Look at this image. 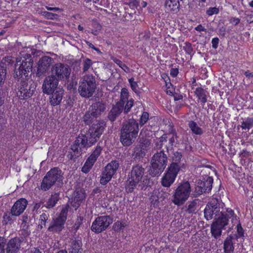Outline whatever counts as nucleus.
Returning <instances> with one entry per match:
<instances>
[{"mask_svg":"<svg viewBox=\"0 0 253 253\" xmlns=\"http://www.w3.org/2000/svg\"><path fill=\"white\" fill-rule=\"evenodd\" d=\"M147 150L142 147H135L134 149V153L132 154L133 159L135 161H140L146 154Z\"/></svg>","mask_w":253,"mask_h":253,"instance_id":"nucleus-30","label":"nucleus"},{"mask_svg":"<svg viewBox=\"0 0 253 253\" xmlns=\"http://www.w3.org/2000/svg\"><path fill=\"white\" fill-rule=\"evenodd\" d=\"M151 144L150 140L146 138H142L140 140V147H142L146 149Z\"/></svg>","mask_w":253,"mask_h":253,"instance_id":"nucleus-48","label":"nucleus"},{"mask_svg":"<svg viewBox=\"0 0 253 253\" xmlns=\"http://www.w3.org/2000/svg\"><path fill=\"white\" fill-rule=\"evenodd\" d=\"M125 105H124L123 112L125 114H127L130 111L131 108L133 106L134 100L130 98L125 103Z\"/></svg>","mask_w":253,"mask_h":253,"instance_id":"nucleus-40","label":"nucleus"},{"mask_svg":"<svg viewBox=\"0 0 253 253\" xmlns=\"http://www.w3.org/2000/svg\"><path fill=\"white\" fill-rule=\"evenodd\" d=\"M168 138L167 134H164L160 137L159 142L156 143L157 149L160 150V151L157 152L152 158L150 173L153 176L160 174L167 165V156L165 154L164 150L161 149L164 143L167 142Z\"/></svg>","mask_w":253,"mask_h":253,"instance_id":"nucleus-5","label":"nucleus"},{"mask_svg":"<svg viewBox=\"0 0 253 253\" xmlns=\"http://www.w3.org/2000/svg\"><path fill=\"white\" fill-rule=\"evenodd\" d=\"M130 87L131 89L135 92H136L137 91V87L138 86L136 82L132 83L131 84Z\"/></svg>","mask_w":253,"mask_h":253,"instance_id":"nucleus-60","label":"nucleus"},{"mask_svg":"<svg viewBox=\"0 0 253 253\" xmlns=\"http://www.w3.org/2000/svg\"><path fill=\"white\" fill-rule=\"evenodd\" d=\"M183 49L185 50L186 53L191 55L193 52V48L192 44L190 42H186L185 43V45L183 46Z\"/></svg>","mask_w":253,"mask_h":253,"instance_id":"nucleus-51","label":"nucleus"},{"mask_svg":"<svg viewBox=\"0 0 253 253\" xmlns=\"http://www.w3.org/2000/svg\"><path fill=\"white\" fill-rule=\"evenodd\" d=\"M48 216L49 215L45 213H43L40 215V220H41V223L39 226H40L41 229L42 228L43 226H45L46 221L48 219Z\"/></svg>","mask_w":253,"mask_h":253,"instance_id":"nucleus-47","label":"nucleus"},{"mask_svg":"<svg viewBox=\"0 0 253 253\" xmlns=\"http://www.w3.org/2000/svg\"><path fill=\"white\" fill-rule=\"evenodd\" d=\"M89 110L85 113L83 117V120L85 124L89 125L92 124L97 118Z\"/></svg>","mask_w":253,"mask_h":253,"instance_id":"nucleus-34","label":"nucleus"},{"mask_svg":"<svg viewBox=\"0 0 253 253\" xmlns=\"http://www.w3.org/2000/svg\"><path fill=\"white\" fill-rule=\"evenodd\" d=\"M65 222V221L58 217L53 218L48 230L50 232L59 233L64 228Z\"/></svg>","mask_w":253,"mask_h":253,"instance_id":"nucleus-23","label":"nucleus"},{"mask_svg":"<svg viewBox=\"0 0 253 253\" xmlns=\"http://www.w3.org/2000/svg\"><path fill=\"white\" fill-rule=\"evenodd\" d=\"M196 205L197 203L195 201L190 203L188 205L187 211L189 213H195L197 210Z\"/></svg>","mask_w":253,"mask_h":253,"instance_id":"nucleus-50","label":"nucleus"},{"mask_svg":"<svg viewBox=\"0 0 253 253\" xmlns=\"http://www.w3.org/2000/svg\"><path fill=\"white\" fill-rule=\"evenodd\" d=\"M234 237L231 235L228 236L223 243V249L224 253H234V247L233 240Z\"/></svg>","mask_w":253,"mask_h":253,"instance_id":"nucleus-25","label":"nucleus"},{"mask_svg":"<svg viewBox=\"0 0 253 253\" xmlns=\"http://www.w3.org/2000/svg\"><path fill=\"white\" fill-rule=\"evenodd\" d=\"M237 223H238L237 225V234L236 235V238H240V237L244 236V230H243V228L242 227L241 224H240V223L239 222V221L238 220L236 223H234L233 226Z\"/></svg>","mask_w":253,"mask_h":253,"instance_id":"nucleus-46","label":"nucleus"},{"mask_svg":"<svg viewBox=\"0 0 253 253\" xmlns=\"http://www.w3.org/2000/svg\"><path fill=\"white\" fill-rule=\"evenodd\" d=\"M45 16L49 19H53V16H54L55 14L49 12H45Z\"/></svg>","mask_w":253,"mask_h":253,"instance_id":"nucleus-64","label":"nucleus"},{"mask_svg":"<svg viewBox=\"0 0 253 253\" xmlns=\"http://www.w3.org/2000/svg\"><path fill=\"white\" fill-rule=\"evenodd\" d=\"M225 205L220 198H213L207 205L204 210L205 217L208 220L214 218L211 226V232L212 236L217 239L221 235L222 230L233 227L238 221L237 215L231 209H225Z\"/></svg>","mask_w":253,"mask_h":253,"instance_id":"nucleus-1","label":"nucleus"},{"mask_svg":"<svg viewBox=\"0 0 253 253\" xmlns=\"http://www.w3.org/2000/svg\"><path fill=\"white\" fill-rule=\"evenodd\" d=\"M100 137L95 132L89 129L85 134H79L71 146V152L68 154L67 157L70 160H75L81 156L84 149L86 150L95 144Z\"/></svg>","mask_w":253,"mask_h":253,"instance_id":"nucleus-3","label":"nucleus"},{"mask_svg":"<svg viewBox=\"0 0 253 253\" xmlns=\"http://www.w3.org/2000/svg\"><path fill=\"white\" fill-rule=\"evenodd\" d=\"M176 177L166 172L161 179V184L165 187H169L174 182Z\"/></svg>","mask_w":253,"mask_h":253,"instance_id":"nucleus-29","label":"nucleus"},{"mask_svg":"<svg viewBox=\"0 0 253 253\" xmlns=\"http://www.w3.org/2000/svg\"><path fill=\"white\" fill-rule=\"evenodd\" d=\"M116 63L126 72H128L129 69V68L124 63H123L121 60H117Z\"/></svg>","mask_w":253,"mask_h":253,"instance_id":"nucleus-53","label":"nucleus"},{"mask_svg":"<svg viewBox=\"0 0 253 253\" xmlns=\"http://www.w3.org/2000/svg\"><path fill=\"white\" fill-rule=\"evenodd\" d=\"M195 29L199 32L205 31L206 29L202 26V25H199L196 27H195Z\"/></svg>","mask_w":253,"mask_h":253,"instance_id":"nucleus-63","label":"nucleus"},{"mask_svg":"<svg viewBox=\"0 0 253 253\" xmlns=\"http://www.w3.org/2000/svg\"><path fill=\"white\" fill-rule=\"evenodd\" d=\"M15 216L11 214V210L10 212H6L4 213L3 216V222L6 224H11L13 222L14 220V217Z\"/></svg>","mask_w":253,"mask_h":253,"instance_id":"nucleus-38","label":"nucleus"},{"mask_svg":"<svg viewBox=\"0 0 253 253\" xmlns=\"http://www.w3.org/2000/svg\"><path fill=\"white\" fill-rule=\"evenodd\" d=\"M69 206L68 205L65 206L62 209L61 212L59 215L57 217L64 221H66L67 219V215L69 209Z\"/></svg>","mask_w":253,"mask_h":253,"instance_id":"nucleus-41","label":"nucleus"},{"mask_svg":"<svg viewBox=\"0 0 253 253\" xmlns=\"http://www.w3.org/2000/svg\"><path fill=\"white\" fill-rule=\"evenodd\" d=\"M247 21L248 23H251L253 22V14H247Z\"/></svg>","mask_w":253,"mask_h":253,"instance_id":"nucleus-62","label":"nucleus"},{"mask_svg":"<svg viewBox=\"0 0 253 253\" xmlns=\"http://www.w3.org/2000/svg\"><path fill=\"white\" fill-rule=\"evenodd\" d=\"M69 206L68 205L65 206L62 209L61 212L59 215L57 217L64 221H66L67 219V215L69 209Z\"/></svg>","mask_w":253,"mask_h":253,"instance_id":"nucleus-42","label":"nucleus"},{"mask_svg":"<svg viewBox=\"0 0 253 253\" xmlns=\"http://www.w3.org/2000/svg\"><path fill=\"white\" fill-rule=\"evenodd\" d=\"M145 169L141 165L133 166L126 181V191L131 193L137 186L138 190L146 189L150 181L148 175H145Z\"/></svg>","mask_w":253,"mask_h":253,"instance_id":"nucleus-4","label":"nucleus"},{"mask_svg":"<svg viewBox=\"0 0 253 253\" xmlns=\"http://www.w3.org/2000/svg\"><path fill=\"white\" fill-rule=\"evenodd\" d=\"M59 81L57 77L51 74L45 78L42 85V92L44 94H49L52 91L60 88L58 86Z\"/></svg>","mask_w":253,"mask_h":253,"instance_id":"nucleus-13","label":"nucleus"},{"mask_svg":"<svg viewBox=\"0 0 253 253\" xmlns=\"http://www.w3.org/2000/svg\"><path fill=\"white\" fill-rule=\"evenodd\" d=\"M84 217L83 216H78L77 219L72 227V230L76 233L80 228L81 225L83 224Z\"/></svg>","mask_w":253,"mask_h":253,"instance_id":"nucleus-43","label":"nucleus"},{"mask_svg":"<svg viewBox=\"0 0 253 253\" xmlns=\"http://www.w3.org/2000/svg\"><path fill=\"white\" fill-rule=\"evenodd\" d=\"M53 59L49 56H44L39 61L37 76L39 77L43 76L49 69Z\"/></svg>","mask_w":253,"mask_h":253,"instance_id":"nucleus-17","label":"nucleus"},{"mask_svg":"<svg viewBox=\"0 0 253 253\" xmlns=\"http://www.w3.org/2000/svg\"><path fill=\"white\" fill-rule=\"evenodd\" d=\"M59 199V195L57 193L52 194L45 204L46 208L50 209L54 207Z\"/></svg>","mask_w":253,"mask_h":253,"instance_id":"nucleus-31","label":"nucleus"},{"mask_svg":"<svg viewBox=\"0 0 253 253\" xmlns=\"http://www.w3.org/2000/svg\"><path fill=\"white\" fill-rule=\"evenodd\" d=\"M92 64L93 62L91 59L88 58L83 59L82 62L83 73L86 72L92 66Z\"/></svg>","mask_w":253,"mask_h":253,"instance_id":"nucleus-37","label":"nucleus"},{"mask_svg":"<svg viewBox=\"0 0 253 253\" xmlns=\"http://www.w3.org/2000/svg\"><path fill=\"white\" fill-rule=\"evenodd\" d=\"M229 21L230 23L236 26L240 22V19L238 18L232 17L230 18Z\"/></svg>","mask_w":253,"mask_h":253,"instance_id":"nucleus-55","label":"nucleus"},{"mask_svg":"<svg viewBox=\"0 0 253 253\" xmlns=\"http://www.w3.org/2000/svg\"><path fill=\"white\" fill-rule=\"evenodd\" d=\"M243 129H250L253 126V118H248L242 123L241 125Z\"/></svg>","mask_w":253,"mask_h":253,"instance_id":"nucleus-39","label":"nucleus"},{"mask_svg":"<svg viewBox=\"0 0 253 253\" xmlns=\"http://www.w3.org/2000/svg\"><path fill=\"white\" fill-rule=\"evenodd\" d=\"M219 43V39L218 38H214L212 39L211 43H212V47L216 49Z\"/></svg>","mask_w":253,"mask_h":253,"instance_id":"nucleus-56","label":"nucleus"},{"mask_svg":"<svg viewBox=\"0 0 253 253\" xmlns=\"http://www.w3.org/2000/svg\"><path fill=\"white\" fill-rule=\"evenodd\" d=\"M188 126L193 133L196 135H201L203 133L202 129L198 126L195 122L190 121L188 123Z\"/></svg>","mask_w":253,"mask_h":253,"instance_id":"nucleus-33","label":"nucleus"},{"mask_svg":"<svg viewBox=\"0 0 253 253\" xmlns=\"http://www.w3.org/2000/svg\"><path fill=\"white\" fill-rule=\"evenodd\" d=\"M129 5L130 6L137 7L139 5V0H129Z\"/></svg>","mask_w":253,"mask_h":253,"instance_id":"nucleus-57","label":"nucleus"},{"mask_svg":"<svg viewBox=\"0 0 253 253\" xmlns=\"http://www.w3.org/2000/svg\"><path fill=\"white\" fill-rule=\"evenodd\" d=\"M29 253H42V252L37 248H33L29 251Z\"/></svg>","mask_w":253,"mask_h":253,"instance_id":"nucleus-61","label":"nucleus"},{"mask_svg":"<svg viewBox=\"0 0 253 253\" xmlns=\"http://www.w3.org/2000/svg\"><path fill=\"white\" fill-rule=\"evenodd\" d=\"M122 223L120 221H118L114 224V228L115 230L119 231L122 229Z\"/></svg>","mask_w":253,"mask_h":253,"instance_id":"nucleus-59","label":"nucleus"},{"mask_svg":"<svg viewBox=\"0 0 253 253\" xmlns=\"http://www.w3.org/2000/svg\"><path fill=\"white\" fill-rule=\"evenodd\" d=\"M106 105L102 101H97L93 103L88 110L97 117H99L106 110Z\"/></svg>","mask_w":253,"mask_h":253,"instance_id":"nucleus-21","label":"nucleus"},{"mask_svg":"<svg viewBox=\"0 0 253 253\" xmlns=\"http://www.w3.org/2000/svg\"><path fill=\"white\" fill-rule=\"evenodd\" d=\"M179 0H166L165 7L168 11L177 12L179 7Z\"/></svg>","mask_w":253,"mask_h":253,"instance_id":"nucleus-26","label":"nucleus"},{"mask_svg":"<svg viewBox=\"0 0 253 253\" xmlns=\"http://www.w3.org/2000/svg\"><path fill=\"white\" fill-rule=\"evenodd\" d=\"M124 106L120 103L114 105L108 114V119L112 122H114L117 118L123 112Z\"/></svg>","mask_w":253,"mask_h":253,"instance_id":"nucleus-22","label":"nucleus"},{"mask_svg":"<svg viewBox=\"0 0 253 253\" xmlns=\"http://www.w3.org/2000/svg\"><path fill=\"white\" fill-rule=\"evenodd\" d=\"M6 67L3 61L0 64V86L4 82L6 74Z\"/></svg>","mask_w":253,"mask_h":253,"instance_id":"nucleus-36","label":"nucleus"},{"mask_svg":"<svg viewBox=\"0 0 253 253\" xmlns=\"http://www.w3.org/2000/svg\"><path fill=\"white\" fill-rule=\"evenodd\" d=\"M28 204L27 201L24 198L17 200L11 208V214L14 216H19L25 211Z\"/></svg>","mask_w":253,"mask_h":253,"instance_id":"nucleus-20","label":"nucleus"},{"mask_svg":"<svg viewBox=\"0 0 253 253\" xmlns=\"http://www.w3.org/2000/svg\"><path fill=\"white\" fill-rule=\"evenodd\" d=\"M102 147L97 145L95 150L86 160L84 165L82 168V171L84 173H87L92 168V166L96 161L102 151Z\"/></svg>","mask_w":253,"mask_h":253,"instance_id":"nucleus-15","label":"nucleus"},{"mask_svg":"<svg viewBox=\"0 0 253 253\" xmlns=\"http://www.w3.org/2000/svg\"><path fill=\"white\" fill-rule=\"evenodd\" d=\"M191 192V186L189 182L179 183L174 190L172 202L176 205L181 206L188 199Z\"/></svg>","mask_w":253,"mask_h":253,"instance_id":"nucleus-9","label":"nucleus"},{"mask_svg":"<svg viewBox=\"0 0 253 253\" xmlns=\"http://www.w3.org/2000/svg\"><path fill=\"white\" fill-rule=\"evenodd\" d=\"M139 131L137 121L131 118L123 122L120 133V141L124 146H129L136 139Z\"/></svg>","mask_w":253,"mask_h":253,"instance_id":"nucleus-6","label":"nucleus"},{"mask_svg":"<svg viewBox=\"0 0 253 253\" xmlns=\"http://www.w3.org/2000/svg\"><path fill=\"white\" fill-rule=\"evenodd\" d=\"M82 242L80 239H75L71 242L70 253H82Z\"/></svg>","mask_w":253,"mask_h":253,"instance_id":"nucleus-28","label":"nucleus"},{"mask_svg":"<svg viewBox=\"0 0 253 253\" xmlns=\"http://www.w3.org/2000/svg\"><path fill=\"white\" fill-rule=\"evenodd\" d=\"M96 88L95 77L92 75H86L81 79L78 91L82 97L86 98L91 97Z\"/></svg>","mask_w":253,"mask_h":253,"instance_id":"nucleus-7","label":"nucleus"},{"mask_svg":"<svg viewBox=\"0 0 253 253\" xmlns=\"http://www.w3.org/2000/svg\"><path fill=\"white\" fill-rule=\"evenodd\" d=\"M113 218L109 215L98 216L93 221L91 230L97 234L103 232L113 223Z\"/></svg>","mask_w":253,"mask_h":253,"instance_id":"nucleus-10","label":"nucleus"},{"mask_svg":"<svg viewBox=\"0 0 253 253\" xmlns=\"http://www.w3.org/2000/svg\"><path fill=\"white\" fill-rule=\"evenodd\" d=\"M129 94L128 90L126 88H123L121 89L120 100L118 101L117 103H120L121 105L124 106L126 101L129 100Z\"/></svg>","mask_w":253,"mask_h":253,"instance_id":"nucleus-35","label":"nucleus"},{"mask_svg":"<svg viewBox=\"0 0 253 253\" xmlns=\"http://www.w3.org/2000/svg\"><path fill=\"white\" fill-rule=\"evenodd\" d=\"M51 71V74L58 80H65L69 79L71 69L67 64L57 63L52 67Z\"/></svg>","mask_w":253,"mask_h":253,"instance_id":"nucleus-12","label":"nucleus"},{"mask_svg":"<svg viewBox=\"0 0 253 253\" xmlns=\"http://www.w3.org/2000/svg\"><path fill=\"white\" fill-rule=\"evenodd\" d=\"M149 117V114L146 112H144L140 119L139 123L141 126L144 125L148 120Z\"/></svg>","mask_w":253,"mask_h":253,"instance_id":"nucleus-49","label":"nucleus"},{"mask_svg":"<svg viewBox=\"0 0 253 253\" xmlns=\"http://www.w3.org/2000/svg\"><path fill=\"white\" fill-rule=\"evenodd\" d=\"M168 135L169 136V146L166 145V148L168 151H169V147L173 145L177 138V135L175 133L169 134Z\"/></svg>","mask_w":253,"mask_h":253,"instance_id":"nucleus-45","label":"nucleus"},{"mask_svg":"<svg viewBox=\"0 0 253 253\" xmlns=\"http://www.w3.org/2000/svg\"><path fill=\"white\" fill-rule=\"evenodd\" d=\"M21 62L19 68L14 71V77L17 80V96L21 100H26L33 96L36 88V83L27 78L33 67L31 54L25 51H22L20 56L17 58V62Z\"/></svg>","mask_w":253,"mask_h":253,"instance_id":"nucleus-2","label":"nucleus"},{"mask_svg":"<svg viewBox=\"0 0 253 253\" xmlns=\"http://www.w3.org/2000/svg\"><path fill=\"white\" fill-rule=\"evenodd\" d=\"M180 166L178 163L172 162L170 166L168 167L167 172L172 174L176 177L180 170Z\"/></svg>","mask_w":253,"mask_h":253,"instance_id":"nucleus-32","label":"nucleus"},{"mask_svg":"<svg viewBox=\"0 0 253 253\" xmlns=\"http://www.w3.org/2000/svg\"><path fill=\"white\" fill-rule=\"evenodd\" d=\"M120 167V164L118 161H112L108 163L104 168L100 182L102 185H105L109 182L113 176L116 172L117 170Z\"/></svg>","mask_w":253,"mask_h":253,"instance_id":"nucleus-11","label":"nucleus"},{"mask_svg":"<svg viewBox=\"0 0 253 253\" xmlns=\"http://www.w3.org/2000/svg\"><path fill=\"white\" fill-rule=\"evenodd\" d=\"M23 237H15L11 239L6 244V253H18L21 248V244L23 242Z\"/></svg>","mask_w":253,"mask_h":253,"instance_id":"nucleus-18","label":"nucleus"},{"mask_svg":"<svg viewBox=\"0 0 253 253\" xmlns=\"http://www.w3.org/2000/svg\"><path fill=\"white\" fill-rule=\"evenodd\" d=\"M170 157L171 158V160L172 161V162H176L178 163L182 158V155L180 152L173 151L172 153V155Z\"/></svg>","mask_w":253,"mask_h":253,"instance_id":"nucleus-44","label":"nucleus"},{"mask_svg":"<svg viewBox=\"0 0 253 253\" xmlns=\"http://www.w3.org/2000/svg\"><path fill=\"white\" fill-rule=\"evenodd\" d=\"M196 97L198 98V101L200 102L203 106L207 102V95L206 91L201 87H197L194 91Z\"/></svg>","mask_w":253,"mask_h":253,"instance_id":"nucleus-27","label":"nucleus"},{"mask_svg":"<svg viewBox=\"0 0 253 253\" xmlns=\"http://www.w3.org/2000/svg\"><path fill=\"white\" fill-rule=\"evenodd\" d=\"M219 13L218 8L214 7H210L206 11V13L209 16H211L213 14H217Z\"/></svg>","mask_w":253,"mask_h":253,"instance_id":"nucleus-52","label":"nucleus"},{"mask_svg":"<svg viewBox=\"0 0 253 253\" xmlns=\"http://www.w3.org/2000/svg\"><path fill=\"white\" fill-rule=\"evenodd\" d=\"M63 173L58 168H54L48 171L42 179L41 188L46 191L56 183L62 181Z\"/></svg>","mask_w":253,"mask_h":253,"instance_id":"nucleus-8","label":"nucleus"},{"mask_svg":"<svg viewBox=\"0 0 253 253\" xmlns=\"http://www.w3.org/2000/svg\"><path fill=\"white\" fill-rule=\"evenodd\" d=\"M106 126V123L103 120H97L95 123H93L89 129L92 132L101 136L102 134L105 127Z\"/></svg>","mask_w":253,"mask_h":253,"instance_id":"nucleus-24","label":"nucleus"},{"mask_svg":"<svg viewBox=\"0 0 253 253\" xmlns=\"http://www.w3.org/2000/svg\"><path fill=\"white\" fill-rule=\"evenodd\" d=\"M177 68H171L170 71V75L173 77H176L178 74Z\"/></svg>","mask_w":253,"mask_h":253,"instance_id":"nucleus-58","label":"nucleus"},{"mask_svg":"<svg viewBox=\"0 0 253 253\" xmlns=\"http://www.w3.org/2000/svg\"><path fill=\"white\" fill-rule=\"evenodd\" d=\"M64 90L62 87L56 88L52 91L49 94V103L51 106H55L60 104L64 94Z\"/></svg>","mask_w":253,"mask_h":253,"instance_id":"nucleus-19","label":"nucleus"},{"mask_svg":"<svg viewBox=\"0 0 253 253\" xmlns=\"http://www.w3.org/2000/svg\"><path fill=\"white\" fill-rule=\"evenodd\" d=\"M5 245V239L2 237H0V253H4V246Z\"/></svg>","mask_w":253,"mask_h":253,"instance_id":"nucleus-54","label":"nucleus"},{"mask_svg":"<svg viewBox=\"0 0 253 253\" xmlns=\"http://www.w3.org/2000/svg\"><path fill=\"white\" fill-rule=\"evenodd\" d=\"M200 182L198 183V186L196 187L195 191L197 195H200L203 193H209L211 191L213 183V178L211 176L206 175Z\"/></svg>","mask_w":253,"mask_h":253,"instance_id":"nucleus-16","label":"nucleus"},{"mask_svg":"<svg viewBox=\"0 0 253 253\" xmlns=\"http://www.w3.org/2000/svg\"><path fill=\"white\" fill-rule=\"evenodd\" d=\"M102 147L97 145L95 150L86 160L84 165L82 168V171L84 173H87L92 168V166L96 161L102 151Z\"/></svg>","mask_w":253,"mask_h":253,"instance_id":"nucleus-14","label":"nucleus"}]
</instances>
